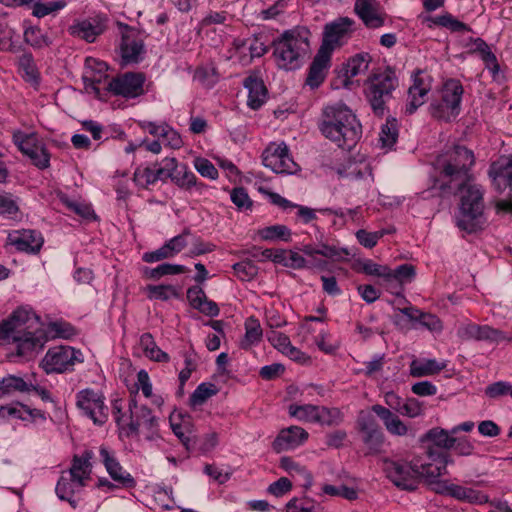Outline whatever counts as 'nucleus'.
<instances>
[{"label":"nucleus","instance_id":"de8ad7c7","mask_svg":"<svg viewBox=\"0 0 512 512\" xmlns=\"http://www.w3.org/2000/svg\"><path fill=\"white\" fill-rule=\"evenodd\" d=\"M245 330V340L242 343V348L247 349L251 345L260 342L263 332L258 319L253 316L247 318L245 322Z\"/></svg>","mask_w":512,"mask_h":512},{"label":"nucleus","instance_id":"4c0bfd02","mask_svg":"<svg viewBox=\"0 0 512 512\" xmlns=\"http://www.w3.org/2000/svg\"><path fill=\"white\" fill-rule=\"evenodd\" d=\"M338 174L350 180H359L372 176V171L367 163L349 162L347 165L338 169Z\"/></svg>","mask_w":512,"mask_h":512},{"label":"nucleus","instance_id":"473e14b6","mask_svg":"<svg viewBox=\"0 0 512 512\" xmlns=\"http://www.w3.org/2000/svg\"><path fill=\"white\" fill-rule=\"evenodd\" d=\"M280 467L287 471L295 480H299L301 485L308 488L312 485V475L305 466L295 462L291 457L285 456L280 459Z\"/></svg>","mask_w":512,"mask_h":512},{"label":"nucleus","instance_id":"338daca9","mask_svg":"<svg viewBox=\"0 0 512 512\" xmlns=\"http://www.w3.org/2000/svg\"><path fill=\"white\" fill-rule=\"evenodd\" d=\"M485 395L492 399L506 395L512 397V385L506 381L492 383L485 388Z\"/></svg>","mask_w":512,"mask_h":512},{"label":"nucleus","instance_id":"aec40b11","mask_svg":"<svg viewBox=\"0 0 512 512\" xmlns=\"http://www.w3.org/2000/svg\"><path fill=\"white\" fill-rule=\"evenodd\" d=\"M9 243L18 251L35 254L43 246L44 239L37 230L14 231L8 236Z\"/></svg>","mask_w":512,"mask_h":512},{"label":"nucleus","instance_id":"37998d69","mask_svg":"<svg viewBox=\"0 0 512 512\" xmlns=\"http://www.w3.org/2000/svg\"><path fill=\"white\" fill-rule=\"evenodd\" d=\"M187 268L179 264L163 263L155 268H144V276L153 280H159L166 275H177L185 273Z\"/></svg>","mask_w":512,"mask_h":512},{"label":"nucleus","instance_id":"c9c22d12","mask_svg":"<svg viewBox=\"0 0 512 512\" xmlns=\"http://www.w3.org/2000/svg\"><path fill=\"white\" fill-rule=\"evenodd\" d=\"M144 52V44L141 40L123 37L121 43V56L125 64L138 63Z\"/></svg>","mask_w":512,"mask_h":512},{"label":"nucleus","instance_id":"dca6fc26","mask_svg":"<svg viewBox=\"0 0 512 512\" xmlns=\"http://www.w3.org/2000/svg\"><path fill=\"white\" fill-rule=\"evenodd\" d=\"M99 455L107 473L119 486L126 489L136 487V480L121 466L113 451L106 446H101Z\"/></svg>","mask_w":512,"mask_h":512},{"label":"nucleus","instance_id":"39448f33","mask_svg":"<svg viewBox=\"0 0 512 512\" xmlns=\"http://www.w3.org/2000/svg\"><path fill=\"white\" fill-rule=\"evenodd\" d=\"M399 80L395 68L386 66L383 71L370 75L365 83L364 95L374 113L383 117L388 111L387 103L393 98V92L398 88Z\"/></svg>","mask_w":512,"mask_h":512},{"label":"nucleus","instance_id":"4468645a","mask_svg":"<svg viewBox=\"0 0 512 512\" xmlns=\"http://www.w3.org/2000/svg\"><path fill=\"white\" fill-rule=\"evenodd\" d=\"M262 163L277 174H293L298 169L285 144L269 145L262 154Z\"/></svg>","mask_w":512,"mask_h":512},{"label":"nucleus","instance_id":"6e6552de","mask_svg":"<svg viewBox=\"0 0 512 512\" xmlns=\"http://www.w3.org/2000/svg\"><path fill=\"white\" fill-rule=\"evenodd\" d=\"M384 472L387 478L398 488L406 491H415L419 485V462H400L384 460Z\"/></svg>","mask_w":512,"mask_h":512},{"label":"nucleus","instance_id":"69168bd1","mask_svg":"<svg viewBox=\"0 0 512 512\" xmlns=\"http://www.w3.org/2000/svg\"><path fill=\"white\" fill-rule=\"evenodd\" d=\"M424 413L423 403L416 398H406L402 405L400 415L409 418L421 416Z\"/></svg>","mask_w":512,"mask_h":512},{"label":"nucleus","instance_id":"ea45409f","mask_svg":"<svg viewBox=\"0 0 512 512\" xmlns=\"http://www.w3.org/2000/svg\"><path fill=\"white\" fill-rule=\"evenodd\" d=\"M140 344L144 349L145 355L156 362H168L169 355L162 351L155 343L150 333H144L140 337Z\"/></svg>","mask_w":512,"mask_h":512},{"label":"nucleus","instance_id":"4be33fe9","mask_svg":"<svg viewBox=\"0 0 512 512\" xmlns=\"http://www.w3.org/2000/svg\"><path fill=\"white\" fill-rule=\"evenodd\" d=\"M106 29L105 19L101 16L90 17L79 21L69 27V33L74 36L92 43Z\"/></svg>","mask_w":512,"mask_h":512},{"label":"nucleus","instance_id":"09e8293b","mask_svg":"<svg viewBox=\"0 0 512 512\" xmlns=\"http://www.w3.org/2000/svg\"><path fill=\"white\" fill-rule=\"evenodd\" d=\"M0 384L3 387L5 395H9L12 392H29L33 384H28L22 377L15 375H8L0 380Z\"/></svg>","mask_w":512,"mask_h":512},{"label":"nucleus","instance_id":"4d7b16f0","mask_svg":"<svg viewBox=\"0 0 512 512\" xmlns=\"http://www.w3.org/2000/svg\"><path fill=\"white\" fill-rule=\"evenodd\" d=\"M66 4L64 0H56L47 3L37 1L34 2L32 6V14L37 18H42L63 9Z\"/></svg>","mask_w":512,"mask_h":512},{"label":"nucleus","instance_id":"c03bdc74","mask_svg":"<svg viewBox=\"0 0 512 512\" xmlns=\"http://www.w3.org/2000/svg\"><path fill=\"white\" fill-rule=\"evenodd\" d=\"M370 56L368 53H359L351 57L345 65V77L353 78L364 73L369 66Z\"/></svg>","mask_w":512,"mask_h":512},{"label":"nucleus","instance_id":"412c9836","mask_svg":"<svg viewBox=\"0 0 512 512\" xmlns=\"http://www.w3.org/2000/svg\"><path fill=\"white\" fill-rule=\"evenodd\" d=\"M423 71L418 69L413 73V84L409 87V101L406 105L405 113L412 115L415 111L425 103V97L431 89L430 82H426L422 76Z\"/></svg>","mask_w":512,"mask_h":512},{"label":"nucleus","instance_id":"9d476101","mask_svg":"<svg viewBox=\"0 0 512 512\" xmlns=\"http://www.w3.org/2000/svg\"><path fill=\"white\" fill-rule=\"evenodd\" d=\"M354 21L348 17H340L324 26L322 43L319 48L322 52L332 56L337 47L343 46L353 32Z\"/></svg>","mask_w":512,"mask_h":512},{"label":"nucleus","instance_id":"bb28decb","mask_svg":"<svg viewBox=\"0 0 512 512\" xmlns=\"http://www.w3.org/2000/svg\"><path fill=\"white\" fill-rule=\"evenodd\" d=\"M180 422H176L175 417H170V425L173 433L179 438L187 451L195 449L197 442L196 435L192 430L190 416H183L179 414Z\"/></svg>","mask_w":512,"mask_h":512},{"label":"nucleus","instance_id":"0e129e2a","mask_svg":"<svg viewBox=\"0 0 512 512\" xmlns=\"http://www.w3.org/2000/svg\"><path fill=\"white\" fill-rule=\"evenodd\" d=\"M416 275L415 267L411 264H401L396 269H390L389 280L395 279L398 282H411Z\"/></svg>","mask_w":512,"mask_h":512},{"label":"nucleus","instance_id":"052dcab7","mask_svg":"<svg viewBox=\"0 0 512 512\" xmlns=\"http://www.w3.org/2000/svg\"><path fill=\"white\" fill-rule=\"evenodd\" d=\"M360 271L366 275L383 277L389 280L390 268L388 266L379 265L370 259H366L360 264Z\"/></svg>","mask_w":512,"mask_h":512},{"label":"nucleus","instance_id":"5701e85b","mask_svg":"<svg viewBox=\"0 0 512 512\" xmlns=\"http://www.w3.org/2000/svg\"><path fill=\"white\" fill-rule=\"evenodd\" d=\"M308 432L299 426H290L282 429L272 443L276 452L295 449L308 439Z\"/></svg>","mask_w":512,"mask_h":512},{"label":"nucleus","instance_id":"58836bf2","mask_svg":"<svg viewBox=\"0 0 512 512\" xmlns=\"http://www.w3.org/2000/svg\"><path fill=\"white\" fill-rule=\"evenodd\" d=\"M80 488L77 487V481H74L72 477L61 476L57 482L55 491L57 496L64 501L69 502V504L73 507H77V501L73 498L75 491Z\"/></svg>","mask_w":512,"mask_h":512},{"label":"nucleus","instance_id":"a19ab883","mask_svg":"<svg viewBox=\"0 0 512 512\" xmlns=\"http://www.w3.org/2000/svg\"><path fill=\"white\" fill-rule=\"evenodd\" d=\"M24 41L35 49L48 47L52 44V39L37 26H30L24 31Z\"/></svg>","mask_w":512,"mask_h":512},{"label":"nucleus","instance_id":"2eb2a0df","mask_svg":"<svg viewBox=\"0 0 512 512\" xmlns=\"http://www.w3.org/2000/svg\"><path fill=\"white\" fill-rule=\"evenodd\" d=\"M488 176L497 192L508 190L512 197V155H504L493 161L489 166Z\"/></svg>","mask_w":512,"mask_h":512},{"label":"nucleus","instance_id":"bf43d9fd","mask_svg":"<svg viewBox=\"0 0 512 512\" xmlns=\"http://www.w3.org/2000/svg\"><path fill=\"white\" fill-rule=\"evenodd\" d=\"M133 180L137 186L147 189L150 185H154L157 182L154 169L150 167L136 168L133 174Z\"/></svg>","mask_w":512,"mask_h":512},{"label":"nucleus","instance_id":"423d86ee","mask_svg":"<svg viewBox=\"0 0 512 512\" xmlns=\"http://www.w3.org/2000/svg\"><path fill=\"white\" fill-rule=\"evenodd\" d=\"M439 97L431 101L429 106L433 118L450 122L461 113V103L464 87L460 80L448 78L443 81L438 90Z\"/></svg>","mask_w":512,"mask_h":512},{"label":"nucleus","instance_id":"6e6d98bb","mask_svg":"<svg viewBox=\"0 0 512 512\" xmlns=\"http://www.w3.org/2000/svg\"><path fill=\"white\" fill-rule=\"evenodd\" d=\"M398 138L397 120L388 118L386 123L382 125L380 132V141L384 147H391Z\"/></svg>","mask_w":512,"mask_h":512},{"label":"nucleus","instance_id":"13d9d810","mask_svg":"<svg viewBox=\"0 0 512 512\" xmlns=\"http://www.w3.org/2000/svg\"><path fill=\"white\" fill-rule=\"evenodd\" d=\"M178 168V161L174 157H166L162 160V166L154 169L157 181L166 182L167 179L174 177V173Z\"/></svg>","mask_w":512,"mask_h":512},{"label":"nucleus","instance_id":"cd10ccee","mask_svg":"<svg viewBox=\"0 0 512 512\" xmlns=\"http://www.w3.org/2000/svg\"><path fill=\"white\" fill-rule=\"evenodd\" d=\"M94 457L92 450H85L81 456L75 455L72 460L70 468V477L77 481V487L84 486V478L88 477L91 473V459Z\"/></svg>","mask_w":512,"mask_h":512},{"label":"nucleus","instance_id":"0eeeda50","mask_svg":"<svg viewBox=\"0 0 512 512\" xmlns=\"http://www.w3.org/2000/svg\"><path fill=\"white\" fill-rule=\"evenodd\" d=\"M84 361L83 354L71 346L49 348L41 361V367L47 374L73 371L76 363Z\"/></svg>","mask_w":512,"mask_h":512},{"label":"nucleus","instance_id":"e2e57ef3","mask_svg":"<svg viewBox=\"0 0 512 512\" xmlns=\"http://www.w3.org/2000/svg\"><path fill=\"white\" fill-rule=\"evenodd\" d=\"M231 201L239 210L251 209L253 202L243 187L233 188L230 194Z\"/></svg>","mask_w":512,"mask_h":512},{"label":"nucleus","instance_id":"1a4fd4ad","mask_svg":"<svg viewBox=\"0 0 512 512\" xmlns=\"http://www.w3.org/2000/svg\"><path fill=\"white\" fill-rule=\"evenodd\" d=\"M102 393L92 388H85L76 394V406L95 425L102 426L108 420V407Z\"/></svg>","mask_w":512,"mask_h":512},{"label":"nucleus","instance_id":"7c9ffc66","mask_svg":"<svg viewBox=\"0 0 512 512\" xmlns=\"http://www.w3.org/2000/svg\"><path fill=\"white\" fill-rule=\"evenodd\" d=\"M301 250L305 255L309 257L313 258L315 255H321L335 262L347 260L350 255L346 248H338L336 246H330L326 244H321L318 247L307 244L304 245Z\"/></svg>","mask_w":512,"mask_h":512},{"label":"nucleus","instance_id":"a18cd8bd","mask_svg":"<svg viewBox=\"0 0 512 512\" xmlns=\"http://www.w3.org/2000/svg\"><path fill=\"white\" fill-rule=\"evenodd\" d=\"M318 408L319 406L312 404H291L288 408V412L291 417H295L299 421L316 423L318 416Z\"/></svg>","mask_w":512,"mask_h":512},{"label":"nucleus","instance_id":"9b49d317","mask_svg":"<svg viewBox=\"0 0 512 512\" xmlns=\"http://www.w3.org/2000/svg\"><path fill=\"white\" fill-rule=\"evenodd\" d=\"M357 427L362 434V441L366 446L365 455H376L382 451L385 435L375 417L366 411H360L357 418Z\"/></svg>","mask_w":512,"mask_h":512},{"label":"nucleus","instance_id":"ddd939ff","mask_svg":"<svg viewBox=\"0 0 512 512\" xmlns=\"http://www.w3.org/2000/svg\"><path fill=\"white\" fill-rule=\"evenodd\" d=\"M145 75L141 72H126L112 78L105 90L116 96L136 98L144 93Z\"/></svg>","mask_w":512,"mask_h":512},{"label":"nucleus","instance_id":"f704fd0d","mask_svg":"<svg viewBox=\"0 0 512 512\" xmlns=\"http://www.w3.org/2000/svg\"><path fill=\"white\" fill-rule=\"evenodd\" d=\"M445 368V362H438L435 359L413 360L410 364V374L413 377H423L437 374Z\"/></svg>","mask_w":512,"mask_h":512},{"label":"nucleus","instance_id":"6ab92c4d","mask_svg":"<svg viewBox=\"0 0 512 512\" xmlns=\"http://www.w3.org/2000/svg\"><path fill=\"white\" fill-rule=\"evenodd\" d=\"M371 411L374 412L383 422V425L387 432L393 436H415V432L412 427L405 424L400 417L392 412L387 407L380 404H375L371 407Z\"/></svg>","mask_w":512,"mask_h":512},{"label":"nucleus","instance_id":"3c124183","mask_svg":"<svg viewBox=\"0 0 512 512\" xmlns=\"http://www.w3.org/2000/svg\"><path fill=\"white\" fill-rule=\"evenodd\" d=\"M286 512H319L321 506L309 498H292L286 504Z\"/></svg>","mask_w":512,"mask_h":512},{"label":"nucleus","instance_id":"a211bd4d","mask_svg":"<svg viewBox=\"0 0 512 512\" xmlns=\"http://www.w3.org/2000/svg\"><path fill=\"white\" fill-rule=\"evenodd\" d=\"M458 335L464 340L487 341L490 343H499L504 340L511 341L503 331L492 328L488 325H478L475 323L467 324L458 330Z\"/></svg>","mask_w":512,"mask_h":512},{"label":"nucleus","instance_id":"8fccbe9b","mask_svg":"<svg viewBox=\"0 0 512 512\" xmlns=\"http://www.w3.org/2000/svg\"><path fill=\"white\" fill-rule=\"evenodd\" d=\"M172 182L182 189L190 190L197 185V177L183 164L181 166L178 165L174 177H172Z\"/></svg>","mask_w":512,"mask_h":512},{"label":"nucleus","instance_id":"c85d7f7f","mask_svg":"<svg viewBox=\"0 0 512 512\" xmlns=\"http://www.w3.org/2000/svg\"><path fill=\"white\" fill-rule=\"evenodd\" d=\"M446 491H448V496L469 504H485L489 501L486 494L471 487L451 484L446 487Z\"/></svg>","mask_w":512,"mask_h":512},{"label":"nucleus","instance_id":"c756f323","mask_svg":"<svg viewBox=\"0 0 512 512\" xmlns=\"http://www.w3.org/2000/svg\"><path fill=\"white\" fill-rule=\"evenodd\" d=\"M156 424V418L152 415V411L145 405L139 407V409L132 410V414L129 415V422L127 423L128 433L138 434L139 428L145 426L151 429Z\"/></svg>","mask_w":512,"mask_h":512},{"label":"nucleus","instance_id":"f3484780","mask_svg":"<svg viewBox=\"0 0 512 512\" xmlns=\"http://www.w3.org/2000/svg\"><path fill=\"white\" fill-rule=\"evenodd\" d=\"M427 456L431 462L419 463V480L425 478L432 483L434 479L446 473L449 453L428 447Z\"/></svg>","mask_w":512,"mask_h":512},{"label":"nucleus","instance_id":"20e7f679","mask_svg":"<svg viewBox=\"0 0 512 512\" xmlns=\"http://www.w3.org/2000/svg\"><path fill=\"white\" fill-rule=\"evenodd\" d=\"M310 36V30L299 25L283 31L275 38L272 48L277 67L285 71L299 69L310 48Z\"/></svg>","mask_w":512,"mask_h":512},{"label":"nucleus","instance_id":"774afa93","mask_svg":"<svg viewBox=\"0 0 512 512\" xmlns=\"http://www.w3.org/2000/svg\"><path fill=\"white\" fill-rule=\"evenodd\" d=\"M385 233L386 232L384 230L368 232L364 229H360L356 232V238L362 246L371 249L376 246L379 239L382 238Z\"/></svg>","mask_w":512,"mask_h":512},{"label":"nucleus","instance_id":"72a5a7b5","mask_svg":"<svg viewBox=\"0 0 512 512\" xmlns=\"http://www.w3.org/2000/svg\"><path fill=\"white\" fill-rule=\"evenodd\" d=\"M455 434L440 427H434L426 432L422 437V441H430L434 445V449L446 451L452 449ZM433 448V446H431Z\"/></svg>","mask_w":512,"mask_h":512},{"label":"nucleus","instance_id":"49530a36","mask_svg":"<svg viewBox=\"0 0 512 512\" xmlns=\"http://www.w3.org/2000/svg\"><path fill=\"white\" fill-rule=\"evenodd\" d=\"M344 420V415L339 408L326 406H319L317 422L320 425L338 426Z\"/></svg>","mask_w":512,"mask_h":512},{"label":"nucleus","instance_id":"864d4df0","mask_svg":"<svg viewBox=\"0 0 512 512\" xmlns=\"http://www.w3.org/2000/svg\"><path fill=\"white\" fill-rule=\"evenodd\" d=\"M149 299L167 301L171 297L178 298L179 294L172 285H147Z\"/></svg>","mask_w":512,"mask_h":512},{"label":"nucleus","instance_id":"2f4dec72","mask_svg":"<svg viewBox=\"0 0 512 512\" xmlns=\"http://www.w3.org/2000/svg\"><path fill=\"white\" fill-rule=\"evenodd\" d=\"M18 71L21 77L32 86L37 87L40 84V73L35 64L33 55L30 52H25L19 56Z\"/></svg>","mask_w":512,"mask_h":512},{"label":"nucleus","instance_id":"393cba45","mask_svg":"<svg viewBox=\"0 0 512 512\" xmlns=\"http://www.w3.org/2000/svg\"><path fill=\"white\" fill-rule=\"evenodd\" d=\"M244 87L248 90L247 105L253 109H259L267 98V89L261 78L256 75H249L243 82Z\"/></svg>","mask_w":512,"mask_h":512},{"label":"nucleus","instance_id":"b1692460","mask_svg":"<svg viewBox=\"0 0 512 512\" xmlns=\"http://www.w3.org/2000/svg\"><path fill=\"white\" fill-rule=\"evenodd\" d=\"M331 55L327 54V52H322L318 50L315 55L312 63L309 66L306 85L310 88L315 89L318 88L326 78L327 70L330 66Z\"/></svg>","mask_w":512,"mask_h":512},{"label":"nucleus","instance_id":"603ef678","mask_svg":"<svg viewBox=\"0 0 512 512\" xmlns=\"http://www.w3.org/2000/svg\"><path fill=\"white\" fill-rule=\"evenodd\" d=\"M232 268L235 275L241 281H251L258 274V266L249 259L235 263Z\"/></svg>","mask_w":512,"mask_h":512},{"label":"nucleus","instance_id":"e433bc0d","mask_svg":"<svg viewBox=\"0 0 512 512\" xmlns=\"http://www.w3.org/2000/svg\"><path fill=\"white\" fill-rule=\"evenodd\" d=\"M19 202L20 198L11 193H0V216L11 220L21 219Z\"/></svg>","mask_w":512,"mask_h":512},{"label":"nucleus","instance_id":"f8f14e48","mask_svg":"<svg viewBox=\"0 0 512 512\" xmlns=\"http://www.w3.org/2000/svg\"><path fill=\"white\" fill-rule=\"evenodd\" d=\"M13 141L18 149L39 169H45L50 164V154L45 145L36 134H24L17 132L13 135Z\"/></svg>","mask_w":512,"mask_h":512},{"label":"nucleus","instance_id":"f257e3e1","mask_svg":"<svg viewBox=\"0 0 512 512\" xmlns=\"http://www.w3.org/2000/svg\"><path fill=\"white\" fill-rule=\"evenodd\" d=\"M475 156L465 146L455 145L436 161L439 177L436 182L440 190L453 194L461 193L456 225L459 229L474 233L484 228V192L472 180Z\"/></svg>","mask_w":512,"mask_h":512},{"label":"nucleus","instance_id":"f03ea898","mask_svg":"<svg viewBox=\"0 0 512 512\" xmlns=\"http://www.w3.org/2000/svg\"><path fill=\"white\" fill-rule=\"evenodd\" d=\"M0 342L16 344L15 356L29 360L42 350L47 336L39 318L30 309L19 307L0 322Z\"/></svg>","mask_w":512,"mask_h":512},{"label":"nucleus","instance_id":"680f3d73","mask_svg":"<svg viewBox=\"0 0 512 512\" xmlns=\"http://www.w3.org/2000/svg\"><path fill=\"white\" fill-rule=\"evenodd\" d=\"M322 491L330 496H338L347 500H355L358 496L357 491L345 485L334 486L330 484H326L323 486Z\"/></svg>","mask_w":512,"mask_h":512},{"label":"nucleus","instance_id":"79ce46f5","mask_svg":"<svg viewBox=\"0 0 512 512\" xmlns=\"http://www.w3.org/2000/svg\"><path fill=\"white\" fill-rule=\"evenodd\" d=\"M259 236L265 241L281 240L289 242L292 232L286 225L276 224L264 227L258 231Z\"/></svg>","mask_w":512,"mask_h":512},{"label":"nucleus","instance_id":"a878e982","mask_svg":"<svg viewBox=\"0 0 512 512\" xmlns=\"http://www.w3.org/2000/svg\"><path fill=\"white\" fill-rule=\"evenodd\" d=\"M354 9L366 27L376 29L384 25V17L378 13L373 0H356Z\"/></svg>","mask_w":512,"mask_h":512},{"label":"nucleus","instance_id":"5fc2aeb1","mask_svg":"<svg viewBox=\"0 0 512 512\" xmlns=\"http://www.w3.org/2000/svg\"><path fill=\"white\" fill-rule=\"evenodd\" d=\"M217 391L218 390L214 384L206 382L201 383L190 396V404L192 406L202 405L207 399L215 395Z\"/></svg>","mask_w":512,"mask_h":512},{"label":"nucleus","instance_id":"7ed1b4c3","mask_svg":"<svg viewBox=\"0 0 512 512\" xmlns=\"http://www.w3.org/2000/svg\"><path fill=\"white\" fill-rule=\"evenodd\" d=\"M318 128L339 148L351 150L362 137V125L354 112L338 102L323 108Z\"/></svg>","mask_w":512,"mask_h":512}]
</instances>
